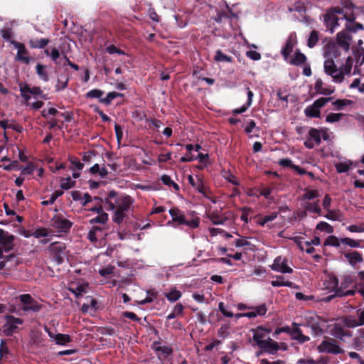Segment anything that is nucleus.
<instances>
[{
  "mask_svg": "<svg viewBox=\"0 0 364 364\" xmlns=\"http://www.w3.org/2000/svg\"><path fill=\"white\" fill-rule=\"evenodd\" d=\"M355 7L350 0H343L342 7L336 6L328 10L323 15V22L327 30L333 33L334 29L340 25V21H346L345 28L348 31L355 33L358 30H364L363 24L355 22Z\"/></svg>",
  "mask_w": 364,
  "mask_h": 364,
  "instance_id": "1",
  "label": "nucleus"
},
{
  "mask_svg": "<svg viewBox=\"0 0 364 364\" xmlns=\"http://www.w3.org/2000/svg\"><path fill=\"white\" fill-rule=\"evenodd\" d=\"M18 300L21 304L18 311L37 313L43 308V305L33 299L29 294H21L18 296Z\"/></svg>",
  "mask_w": 364,
  "mask_h": 364,
  "instance_id": "2",
  "label": "nucleus"
},
{
  "mask_svg": "<svg viewBox=\"0 0 364 364\" xmlns=\"http://www.w3.org/2000/svg\"><path fill=\"white\" fill-rule=\"evenodd\" d=\"M323 67L326 74L330 75L335 82L341 83L343 82L345 73L341 68H337L333 60H326L324 61Z\"/></svg>",
  "mask_w": 364,
  "mask_h": 364,
  "instance_id": "3",
  "label": "nucleus"
},
{
  "mask_svg": "<svg viewBox=\"0 0 364 364\" xmlns=\"http://www.w3.org/2000/svg\"><path fill=\"white\" fill-rule=\"evenodd\" d=\"M4 319L6 322L3 326V333L6 336H11L17 331L18 328V325H22L24 322L22 318L10 314H6L4 316Z\"/></svg>",
  "mask_w": 364,
  "mask_h": 364,
  "instance_id": "4",
  "label": "nucleus"
},
{
  "mask_svg": "<svg viewBox=\"0 0 364 364\" xmlns=\"http://www.w3.org/2000/svg\"><path fill=\"white\" fill-rule=\"evenodd\" d=\"M320 353H327L333 355L341 354L344 353L337 343L336 341L332 338H326L317 348Z\"/></svg>",
  "mask_w": 364,
  "mask_h": 364,
  "instance_id": "5",
  "label": "nucleus"
},
{
  "mask_svg": "<svg viewBox=\"0 0 364 364\" xmlns=\"http://www.w3.org/2000/svg\"><path fill=\"white\" fill-rule=\"evenodd\" d=\"M15 236L0 229V247H3L5 252H9L14 247Z\"/></svg>",
  "mask_w": 364,
  "mask_h": 364,
  "instance_id": "6",
  "label": "nucleus"
},
{
  "mask_svg": "<svg viewBox=\"0 0 364 364\" xmlns=\"http://www.w3.org/2000/svg\"><path fill=\"white\" fill-rule=\"evenodd\" d=\"M73 225V223L69 220L64 218L61 215H55L52 219V226L60 232H68Z\"/></svg>",
  "mask_w": 364,
  "mask_h": 364,
  "instance_id": "7",
  "label": "nucleus"
},
{
  "mask_svg": "<svg viewBox=\"0 0 364 364\" xmlns=\"http://www.w3.org/2000/svg\"><path fill=\"white\" fill-rule=\"evenodd\" d=\"M11 44H12L16 48L18 49L16 60L23 62L26 64H29L31 61L30 58L28 56L29 52L26 48L25 45L16 41H11Z\"/></svg>",
  "mask_w": 364,
  "mask_h": 364,
  "instance_id": "8",
  "label": "nucleus"
},
{
  "mask_svg": "<svg viewBox=\"0 0 364 364\" xmlns=\"http://www.w3.org/2000/svg\"><path fill=\"white\" fill-rule=\"evenodd\" d=\"M287 259H282V257L278 256L274 259V263L271 265V269L283 274L292 273L293 269L287 265Z\"/></svg>",
  "mask_w": 364,
  "mask_h": 364,
  "instance_id": "9",
  "label": "nucleus"
},
{
  "mask_svg": "<svg viewBox=\"0 0 364 364\" xmlns=\"http://www.w3.org/2000/svg\"><path fill=\"white\" fill-rule=\"evenodd\" d=\"M293 328H290L289 335L291 339L298 341L299 343H304L310 341V338L302 333L301 330L299 328V325L296 323H292Z\"/></svg>",
  "mask_w": 364,
  "mask_h": 364,
  "instance_id": "10",
  "label": "nucleus"
},
{
  "mask_svg": "<svg viewBox=\"0 0 364 364\" xmlns=\"http://www.w3.org/2000/svg\"><path fill=\"white\" fill-rule=\"evenodd\" d=\"M103 230L104 229L100 226L93 225L89 230L87 238L92 244L97 246L99 238L103 237Z\"/></svg>",
  "mask_w": 364,
  "mask_h": 364,
  "instance_id": "11",
  "label": "nucleus"
},
{
  "mask_svg": "<svg viewBox=\"0 0 364 364\" xmlns=\"http://www.w3.org/2000/svg\"><path fill=\"white\" fill-rule=\"evenodd\" d=\"M115 203H117V209L126 213L127 211H128V210L132 205L133 200L130 196H126L122 197V198H115Z\"/></svg>",
  "mask_w": 364,
  "mask_h": 364,
  "instance_id": "12",
  "label": "nucleus"
},
{
  "mask_svg": "<svg viewBox=\"0 0 364 364\" xmlns=\"http://www.w3.org/2000/svg\"><path fill=\"white\" fill-rule=\"evenodd\" d=\"M350 40L351 36L347 32L341 31L337 34L338 44L346 51L349 50Z\"/></svg>",
  "mask_w": 364,
  "mask_h": 364,
  "instance_id": "13",
  "label": "nucleus"
},
{
  "mask_svg": "<svg viewBox=\"0 0 364 364\" xmlns=\"http://www.w3.org/2000/svg\"><path fill=\"white\" fill-rule=\"evenodd\" d=\"M331 335L336 338L343 340V337H350L351 333L348 330H345L341 325L335 323L331 330Z\"/></svg>",
  "mask_w": 364,
  "mask_h": 364,
  "instance_id": "14",
  "label": "nucleus"
},
{
  "mask_svg": "<svg viewBox=\"0 0 364 364\" xmlns=\"http://www.w3.org/2000/svg\"><path fill=\"white\" fill-rule=\"evenodd\" d=\"M50 41L48 38H31L28 41V45L32 49H43L48 45Z\"/></svg>",
  "mask_w": 364,
  "mask_h": 364,
  "instance_id": "15",
  "label": "nucleus"
},
{
  "mask_svg": "<svg viewBox=\"0 0 364 364\" xmlns=\"http://www.w3.org/2000/svg\"><path fill=\"white\" fill-rule=\"evenodd\" d=\"M169 214L172 217V220L177 223L178 225H182L186 223L185 215L182 213L181 210L177 207H174L169 210Z\"/></svg>",
  "mask_w": 364,
  "mask_h": 364,
  "instance_id": "16",
  "label": "nucleus"
},
{
  "mask_svg": "<svg viewBox=\"0 0 364 364\" xmlns=\"http://www.w3.org/2000/svg\"><path fill=\"white\" fill-rule=\"evenodd\" d=\"M308 326L311 329L312 333L315 336H321L323 333V330L321 328L318 321H315L313 317H309L307 321Z\"/></svg>",
  "mask_w": 364,
  "mask_h": 364,
  "instance_id": "17",
  "label": "nucleus"
},
{
  "mask_svg": "<svg viewBox=\"0 0 364 364\" xmlns=\"http://www.w3.org/2000/svg\"><path fill=\"white\" fill-rule=\"evenodd\" d=\"M345 257L348 259L349 263L353 266H354L358 262H362L363 260L362 254L357 251L346 253Z\"/></svg>",
  "mask_w": 364,
  "mask_h": 364,
  "instance_id": "18",
  "label": "nucleus"
},
{
  "mask_svg": "<svg viewBox=\"0 0 364 364\" xmlns=\"http://www.w3.org/2000/svg\"><path fill=\"white\" fill-rule=\"evenodd\" d=\"M306 61V55L302 53L299 50H297L294 57L291 59L289 63L296 66L301 65Z\"/></svg>",
  "mask_w": 364,
  "mask_h": 364,
  "instance_id": "19",
  "label": "nucleus"
},
{
  "mask_svg": "<svg viewBox=\"0 0 364 364\" xmlns=\"http://www.w3.org/2000/svg\"><path fill=\"white\" fill-rule=\"evenodd\" d=\"M329 358L328 357L321 356L317 360L312 358H301L297 361V364H328Z\"/></svg>",
  "mask_w": 364,
  "mask_h": 364,
  "instance_id": "20",
  "label": "nucleus"
},
{
  "mask_svg": "<svg viewBox=\"0 0 364 364\" xmlns=\"http://www.w3.org/2000/svg\"><path fill=\"white\" fill-rule=\"evenodd\" d=\"M21 92H29L30 94L34 95H41L44 98V95H43V91L40 87H31L29 85L25 84L23 86L20 87Z\"/></svg>",
  "mask_w": 364,
  "mask_h": 364,
  "instance_id": "21",
  "label": "nucleus"
},
{
  "mask_svg": "<svg viewBox=\"0 0 364 364\" xmlns=\"http://www.w3.org/2000/svg\"><path fill=\"white\" fill-rule=\"evenodd\" d=\"M117 195L115 191H111L109 192L107 197L105 199V203L108 205L109 209L111 210H114L117 208L116 207L117 203H115V198H117Z\"/></svg>",
  "mask_w": 364,
  "mask_h": 364,
  "instance_id": "22",
  "label": "nucleus"
},
{
  "mask_svg": "<svg viewBox=\"0 0 364 364\" xmlns=\"http://www.w3.org/2000/svg\"><path fill=\"white\" fill-rule=\"evenodd\" d=\"M259 349H262L265 353L274 355L280 349L278 343H272V344L257 346Z\"/></svg>",
  "mask_w": 364,
  "mask_h": 364,
  "instance_id": "23",
  "label": "nucleus"
},
{
  "mask_svg": "<svg viewBox=\"0 0 364 364\" xmlns=\"http://www.w3.org/2000/svg\"><path fill=\"white\" fill-rule=\"evenodd\" d=\"M69 80V77L67 75H61L57 80L55 90L60 92L65 89L68 87Z\"/></svg>",
  "mask_w": 364,
  "mask_h": 364,
  "instance_id": "24",
  "label": "nucleus"
},
{
  "mask_svg": "<svg viewBox=\"0 0 364 364\" xmlns=\"http://www.w3.org/2000/svg\"><path fill=\"white\" fill-rule=\"evenodd\" d=\"M46 66L41 63H38L36 66V72L38 77L44 82L49 80L48 72L46 70Z\"/></svg>",
  "mask_w": 364,
  "mask_h": 364,
  "instance_id": "25",
  "label": "nucleus"
},
{
  "mask_svg": "<svg viewBox=\"0 0 364 364\" xmlns=\"http://www.w3.org/2000/svg\"><path fill=\"white\" fill-rule=\"evenodd\" d=\"M184 306L181 304V303H178L177 304L171 313H170L168 316H167V319L168 320H171V319H173L177 316H183V311H184Z\"/></svg>",
  "mask_w": 364,
  "mask_h": 364,
  "instance_id": "26",
  "label": "nucleus"
},
{
  "mask_svg": "<svg viewBox=\"0 0 364 364\" xmlns=\"http://www.w3.org/2000/svg\"><path fill=\"white\" fill-rule=\"evenodd\" d=\"M253 333L252 339L257 346L259 345V342L262 341L266 337L267 334L262 331H259V327L251 330Z\"/></svg>",
  "mask_w": 364,
  "mask_h": 364,
  "instance_id": "27",
  "label": "nucleus"
},
{
  "mask_svg": "<svg viewBox=\"0 0 364 364\" xmlns=\"http://www.w3.org/2000/svg\"><path fill=\"white\" fill-rule=\"evenodd\" d=\"M56 344L64 346L72 341V338L68 334L56 333L55 336Z\"/></svg>",
  "mask_w": 364,
  "mask_h": 364,
  "instance_id": "28",
  "label": "nucleus"
},
{
  "mask_svg": "<svg viewBox=\"0 0 364 364\" xmlns=\"http://www.w3.org/2000/svg\"><path fill=\"white\" fill-rule=\"evenodd\" d=\"M65 244L59 242H55L50 244L49 247V250L52 254H59L63 253L65 250Z\"/></svg>",
  "mask_w": 364,
  "mask_h": 364,
  "instance_id": "29",
  "label": "nucleus"
},
{
  "mask_svg": "<svg viewBox=\"0 0 364 364\" xmlns=\"http://www.w3.org/2000/svg\"><path fill=\"white\" fill-rule=\"evenodd\" d=\"M123 94L117 92H110L107 93V96L105 97H103L102 99H100V102L102 104H105L106 105H109L111 104L112 101L118 97H123Z\"/></svg>",
  "mask_w": 364,
  "mask_h": 364,
  "instance_id": "30",
  "label": "nucleus"
},
{
  "mask_svg": "<svg viewBox=\"0 0 364 364\" xmlns=\"http://www.w3.org/2000/svg\"><path fill=\"white\" fill-rule=\"evenodd\" d=\"M309 136L316 145H319L321 142V132L316 128H311L309 131Z\"/></svg>",
  "mask_w": 364,
  "mask_h": 364,
  "instance_id": "31",
  "label": "nucleus"
},
{
  "mask_svg": "<svg viewBox=\"0 0 364 364\" xmlns=\"http://www.w3.org/2000/svg\"><path fill=\"white\" fill-rule=\"evenodd\" d=\"M304 113L306 117H320V110L318 108H316L314 104L312 105L308 106L304 109Z\"/></svg>",
  "mask_w": 364,
  "mask_h": 364,
  "instance_id": "32",
  "label": "nucleus"
},
{
  "mask_svg": "<svg viewBox=\"0 0 364 364\" xmlns=\"http://www.w3.org/2000/svg\"><path fill=\"white\" fill-rule=\"evenodd\" d=\"M294 45L291 40L287 41L285 46L282 49L281 53L284 60H287L290 53L293 51Z\"/></svg>",
  "mask_w": 364,
  "mask_h": 364,
  "instance_id": "33",
  "label": "nucleus"
},
{
  "mask_svg": "<svg viewBox=\"0 0 364 364\" xmlns=\"http://www.w3.org/2000/svg\"><path fill=\"white\" fill-rule=\"evenodd\" d=\"M108 220V215L106 213H102L95 218L90 220L89 223L91 225H95L96 223L105 225Z\"/></svg>",
  "mask_w": 364,
  "mask_h": 364,
  "instance_id": "34",
  "label": "nucleus"
},
{
  "mask_svg": "<svg viewBox=\"0 0 364 364\" xmlns=\"http://www.w3.org/2000/svg\"><path fill=\"white\" fill-rule=\"evenodd\" d=\"M318 41V32L316 30H313L309 36L308 41H307V46L309 48H314Z\"/></svg>",
  "mask_w": 364,
  "mask_h": 364,
  "instance_id": "35",
  "label": "nucleus"
},
{
  "mask_svg": "<svg viewBox=\"0 0 364 364\" xmlns=\"http://www.w3.org/2000/svg\"><path fill=\"white\" fill-rule=\"evenodd\" d=\"M182 294L180 291L177 290L176 288H173L171 290L170 292L165 294V297L170 301L173 302L178 300Z\"/></svg>",
  "mask_w": 364,
  "mask_h": 364,
  "instance_id": "36",
  "label": "nucleus"
},
{
  "mask_svg": "<svg viewBox=\"0 0 364 364\" xmlns=\"http://www.w3.org/2000/svg\"><path fill=\"white\" fill-rule=\"evenodd\" d=\"M161 182L168 186V187H173L176 191L179 190V186L175 183L168 175L164 174L161 177Z\"/></svg>",
  "mask_w": 364,
  "mask_h": 364,
  "instance_id": "37",
  "label": "nucleus"
},
{
  "mask_svg": "<svg viewBox=\"0 0 364 364\" xmlns=\"http://www.w3.org/2000/svg\"><path fill=\"white\" fill-rule=\"evenodd\" d=\"M63 193L64 192L62 190L55 191L50 196L49 200L42 201L41 204L44 206L53 204L55 201L57 200V198L61 196Z\"/></svg>",
  "mask_w": 364,
  "mask_h": 364,
  "instance_id": "38",
  "label": "nucleus"
},
{
  "mask_svg": "<svg viewBox=\"0 0 364 364\" xmlns=\"http://www.w3.org/2000/svg\"><path fill=\"white\" fill-rule=\"evenodd\" d=\"M214 60L217 62L231 63L232 61V58L224 54L222 50H218L215 53Z\"/></svg>",
  "mask_w": 364,
  "mask_h": 364,
  "instance_id": "39",
  "label": "nucleus"
},
{
  "mask_svg": "<svg viewBox=\"0 0 364 364\" xmlns=\"http://www.w3.org/2000/svg\"><path fill=\"white\" fill-rule=\"evenodd\" d=\"M360 281L355 285L357 289L363 296H364V271H360L358 273Z\"/></svg>",
  "mask_w": 364,
  "mask_h": 364,
  "instance_id": "40",
  "label": "nucleus"
},
{
  "mask_svg": "<svg viewBox=\"0 0 364 364\" xmlns=\"http://www.w3.org/2000/svg\"><path fill=\"white\" fill-rule=\"evenodd\" d=\"M316 229L317 230L323 231L327 233H333L334 230L333 226L324 221L318 223L316 227Z\"/></svg>",
  "mask_w": 364,
  "mask_h": 364,
  "instance_id": "41",
  "label": "nucleus"
},
{
  "mask_svg": "<svg viewBox=\"0 0 364 364\" xmlns=\"http://www.w3.org/2000/svg\"><path fill=\"white\" fill-rule=\"evenodd\" d=\"M209 218L214 225H223L227 220L226 218H223L215 213H210Z\"/></svg>",
  "mask_w": 364,
  "mask_h": 364,
  "instance_id": "42",
  "label": "nucleus"
},
{
  "mask_svg": "<svg viewBox=\"0 0 364 364\" xmlns=\"http://www.w3.org/2000/svg\"><path fill=\"white\" fill-rule=\"evenodd\" d=\"M277 213H272L269 215H265L263 218H260L257 223L260 226L264 227L268 222L272 221L277 218Z\"/></svg>",
  "mask_w": 364,
  "mask_h": 364,
  "instance_id": "43",
  "label": "nucleus"
},
{
  "mask_svg": "<svg viewBox=\"0 0 364 364\" xmlns=\"http://www.w3.org/2000/svg\"><path fill=\"white\" fill-rule=\"evenodd\" d=\"M104 95V91L99 89H93L87 92L85 95L87 98H96L99 99L100 102V99H102V96Z\"/></svg>",
  "mask_w": 364,
  "mask_h": 364,
  "instance_id": "44",
  "label": "nucleus"
},
{
  "mask_svg": "<svg viewBox=\"0 0 364 364\" xmlns=\"http://www.w3.org/2000/svg\"><path fill=\"white\" fill-rule=\"evenodd\" d=\"M61 184L60 188L63 190H68L75 186V181H73L70 177L66 178H62L60 180Z\"/></svg>",
  "mask_w": 364,
  "mask_h": 364,
  "instance_id": "45",
  "label": "nucleus"
},
{
  "mask_svg": "<svg viewBox=\"0 0 364 364\" xmlns=\"http://www.w3.org/2000/svg\"><path fill=\"white\" fill-rule=\"evenodd\" d=\"M0 33L1 35V37L6 41H9L11 43L12 40V38L14 36V32L11 28H2L0 30Z\"/></svg>",
  "mask_w": 364,
  "mask_h": 364,
  "instance_id": "46",
  "label": "nucleus"
},
{
  "mask_svg": "<svg viewBox=\"0 0 364 364\" xmlns=\"http://www.w3.org/2000/svg\"><path fill=\"white\" fill-rule=\"evenodd\" d=\"M341 242H340L339 239L336 237V236H334V235H330L328 236L325 242H324V245L325 246H333V247H339L340 246V243Z\"/></svg>",
  "mask_w": 364,
  "mask_h": 364,
  "instance_id": "47",
  "label": "nucleus"
},
{
  "mask_svg": "<svg viewBox=\"0 0 364 364\" xmlns=\"http://www.w3.org/2000/svg\"><path fill=\"white\" fill-rule=\"evenodd\" d=\"M125 217V212L116 209L112 220L114 223L117 224H121L123 222Z\"/></svg>",
  "mask_w": 364,
  "mask_h": 364,
  "instance_id": "48",
  "label": "nucleus"
},
{
  "mask_svg": "<svg viewBox=\"0 0 364 364\" xmlns=\"http://www.w3.org/2000/svg\"><path fill=\"white\" fill-rule=\"evenodd\" d=\"M341 242L343 245H348L351 247L356 248V247H359L360 246V241L355 240L349 238V237L341 238Z\"/></svg>",
  "mask_w": 364,
  "mask_h": 364,
  "instance_id": "49",
  "label": "nucleus"
},
{
  "mask_svg": "<svg viewBox=\"0 0 364 364\" xmlns=\"http://www.w3.org/2000/svg\"><path fill=\"white\" fill-rule=\"evenodd\" d=\"M305 193L303 195V198L306 200H312L319 196V191L318 190H309L305 189Z\"/></svg>",
  "mask_w": 364,
  "mask_h": 364,
  "instance_id": "50",
  "label": "nucleus"
},
{
  "mask_svg": "<svg viewBox=\"0 0 364 364\" xmlns=\"http://www.w3.org/2000/svg\"><path fill=\"white\" fill-rule=\"evenodd\" d=\"M352 101L346 99H339L334 101L332 105H334L338 110H341L343 107L350 105Z\"/></svg>",
  "mask_w": 364,
  "mask_h": 364,
  "instance_id": "51",
  "label": "nucleus"
},
{
  "mask_svg": "<svg viewBox=\"0 0 364 364\" xmlns=\"http://www.w3.org/2000/svg\"><path fill=\"white\" fill-rule=\"evenodd\" d=\"M336 291H337V296L338 297H342V296H353L355 295V292L358 291L357 289L355 288V289H350L345 291L342 289V287H336Z\"/></svg>",
  "mask_w": 364,
  "mask_h": 364,
  "instance_id": "52",
  "label": "nucleus"
},
{
  "mask_svg": "<svg viewBox=\"0 0 364 364\" xmlns=\"http://www.w3.org/2000/svg\"><path fill=\"white\" fill-rule=\"evenodd\" d=\"M343 116V113H330L326 116V121L328 123H333L338 122Z\"/></svg>",
  "mask_w": 364,
  "mask_h": 364,
  "instance_id": "53",
  "label": "nucleus"
},
{
  "mask_svg": "<svg viewBox=\"0 0 364 364\" xmlns=\"http://www.w3.org/2000/svg\"><path fill=\"white\" fill-rule=\"evenodd\" d=\"M250 309H252L256 316H264L267 311V308L266 304H263L259 306L250 307Z\"/></svg>",
  "mask_w": 364,
  "mask_h": 364,
  "instance_id": "54",
  "label": "nucleus"
},
{
  "mask_svg": "<svg viewBox=\"0 0 364 364\" xmlns=\"http://www.w3.org/2000/svg\"><path fill=\"white\" fill-rule=\"evenodd\" d=\"M195 188L201 194H203L204 196L207 197V191H206V187L204 185L203 179L199 177L197 181L196 186H195Z\"/></svg>",
  "mask_w": 364,
  "mask_h": 364,
  "instance_id": "55",
  "label": "nucleus"
},
{
  "mask_svg": "<svg viewBox=\"0 0 364 364\" xmlns=\"http://www.w3.org/2000/svg\"><path fill=\"white\" fill-rule=\"evenodd\" d=\"M333 97H320L318 100H315L314 104L316 108H321L323 107L327 102L331 101Z\"/></svg>",
  "mask_w": 364,
  "mask_h": 364,
  "instance_id": "56",
  "label": "nucleus"
},
{
  "mask_svg": "<svg viewBox=\"0 0 364 364\" xmlns=\"http://www.w3.org/2000/svg\"><path fill=\"white\" fill-rule=\"evenodd\" d=\"M345 324L348 327L354 328L360 326L358 319H356L352 316H348L345 318Z\"/></svg>",
  "mask_w": 364,
  "mask_h": 364,
  "instance_id": "57",
  "label": "nucleus"
},
{
  "mask_svg": "<svg viewBox=\"0 0 364 364\" xmlns=\"http://www.w3.org/2000/svg\"><path fill=\"white\" fill-rule=\"evenodd\" d=\"M336 171L339 173H346L350 169V166L346 163L339 162L335 165Z\"/></svg>",
  "mask_w": 364,
  "mask_h": 364,
  "instance_id": "58",
  "label": "nucleus"
},
{
  "mask_svg": "<svg viewBox=\"0 0 364 364\" xmlns=\"http://www.w3.org/2000/svg\"><path fill=\"white\" fill-rule=\"evenodd\" d=\"M96 305H97V301L94 299H92L90 300V303L88 304H83L82 307H81V311L83 312V313H87L88 312L89 309L92 307L95 310L97 309L96 307Z\"/></svg>",
  "mask_w": 364,
  "mask_h": 364,
  "instance_id": "59",
  "label": "nucleus"
},
{
  "mask_svg": "<svg viewBox=\"0 0 364 364\" xmlns=\"http://www.w3.org/2000/svg\"><path fill=\"white\" fill-rule=\"evenodd\" d=\"M218 309L223 314V316H225L226 317L231 318V317L234 316L233 313L230 311H228L226 309V306H225V304L223 302H220L219 303V304H218Z\"/></svg>",
  "mask_w": 364,
  "mask_h": 364,
  "instance_id": "60",
  "label": "nucleus"
},
{
  "mask_svg": "<svg viewBox=\"0 0 364 364\" xmlns=\"http://www.w3.org/2000/svg\"><path fill=\"white\" fill-rule=\"evenodd\" d=\"M106 50L109 54H114L117 53L119 55H124L125 52L123 50H121L120 48H117L114 45H110L106 48Z\"/></svg>",
  "mask_w": 364,
  "mask_h": 364,
  "instance_id": "61",
  "label": "nucleus"
},
{
  "mask_svg": "<svg viewBox=\"0 0 364 364\" xmlns=\"http://www.w3.org/2000/svg\"><path fill=\"white\" fill-rule=\"evenodd\" d=\"M200 218L198 217H196L191 220H186V223L183 225H186L191 228H196L199 226Z\"/></svg>",
  "mask_w": 364,
  "mask_h": 364,
  "instance_id": "62",
  "label": "nucleus"
},
{
  "mask_svg": "<svg viewBox=\"0 0 364 364\" xmlns=\"http://www.w3.org/2000/svg\"><path fill=\"white\" fill-rule=\"evenodd\" d=\"M69 161L78 170H82L84 167V164L81 163L80 161V160L78 159V158H77L75 156H69Z\"/></svg>",
  "mask_w": 364,
  "mask_h": 364,
  "instance_id": "63",
  "label": "nucleus"
},
{
  "mask_svg": "<svg viewBox=\"0 0 364 364\" xmlns=\"http://www.w3.org/2000/svg\"><path fill=\"white\" fill-rule=\"evenodd\" d=\"M347 229L351 232H364V223L360 225H351Z\"/></svg>",
  "mask_w": 364,
  "mask_h": 364,
  "instance_id": "64",
  "label": "nucleus"
}]
</instances>
